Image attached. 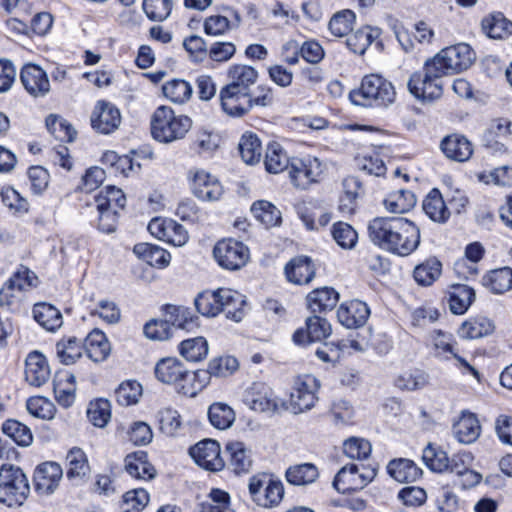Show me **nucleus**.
<instances>
[{"label": "nucleus", "mask_w": 512, "mask_h": 512, "mask_svg": "<svg viewBox=\"0 0 512 512\" xmlns=\"http://www.w3.org/2000/svg\"><path fill=\"white\" fill-rule=\"evenodd\" d=\"M249 492L253 500L262 507L271 508L279 505L284 496V486L280 480L266 475L253 476L249 480Z\"/></svg>", "instance_id": "6e6552de"}, {"label": "nucleus", "mask_w": 512, "mask_h": 512, "mask_svg": "<svg viewBox=\"0 0 512 512\" xmlns=\"http://www.w3.org/2000/svg\"><path fill=\"white\" fill-rule=\"evenodd\" d=\"M481 25L483 32L489 38L503 39L512 34V22L505 18L502 13L485 17Z\"/></svg>", "instance_id": "c9c22d12"}, {"label": "nucleus", "mask_w": 512, "mask_h": 512, "mask_svg": "<svg viewBox=\"0 0 512 512\" xmlns=\"http://www.w3.org/2000/svg\"><path fill=\"white\" fill-rule=\"evenodd\" d=\"M339 300V294L330 287L318 288L307 296V305L312 313H322L332 310Z\"/></svg>", "instance_id": "a878e982"}, {"label": "nucleus", "mask_w": 512, "mask_h": 512, "mask_svg": "<svg viewBox=\"0 0 512 512\" xmlns=\"http://www.w3.org/2000/svg\"><path fill=\"white\" fill-rule=\"evenodd\" d=\"M292 184L298 189H307L317 183L323 173L322 163L316 157L293 158L288 169Z\"/></svg>", "instance_id": "9b49d317"}, {"label": "nucleus", "mask_w": 512, "mask_h": 512, "mask_svg": "<svg viewBox=\"0 0 512 512\" xmlns=\"http://www.w3.org/2000/svg\"><path fill=\"white\" fill-rule=\"evenodd\" d=\"M481 433V426L476 415L463 412L458 421L453 424V434L458 442L471 444L475 442Z\"/></svg>", "instance_id": "5701e85b"}, {"label": "nucleus", "mask_w": 512, "mask_h": 512, "mask_svg": "<svg viewBox=\"0 0 512 512\" xmlns=\"http://www.w3.org/2000/svg\"><path fill=\"white\" fill-rule=\"evenodd\" d=\"M285 275L291 283L308 284L315 276L312 260L307 256H298L290 260L285 266Z\"/></svg>", "instance_id": "4be33fe9"}, {"label": "nucleus", "mask_w": 512, "mask_h": 512, "mask_svg": "<svg viewBox=\"0 0 512 512\" xmlns=\"http://www.w3.org/2000/svg\"><path fill=\"white\" fill-rule=\"evenodd\" d=\"M68 463L67 477L82 478L89 473V464L85 453L80 448H72L67 456Z\"/></svg>", "instance_id": "4d7b16f0"}, {"label": "nucleus", "mask_w": 512, "mask_h": 512, "mask_svg": "<svg viewBox=\"0 0 512 512\" xmlns=\"http://www.w3.org/2000/svg\"><path fill=\"white\" fill-rule=\"evenodd\" d=\"M483 285L495 294H503L512 289V269L503 267L486 274Z\"/></svg>", "instance_id": "4c0bfd02"}, {"label": "nucleus", "mask_w": 512, "mask_h": 512, "mask_svg": "<svg viewBox=\"0 0 512 512\" xmlns=\"http://www.w3.org/2000/svg\"><path fill=\"white\" fill-rule=\"evenodd\" d=\"M220 101L223 111L235 117H241L251 110V94L229 86L220 90Z\"/></svg>", "instance_id": "f3484780"}, {"label": "nucleus", "mask_w": 512, "mask_h": 512, "mask_svg": "<svg viewBox=\"0 0 512 512\" xmlns=\"http://www.w3.org/2000/svg\"><path fill=\"white\" fill-rule=\"evenodd\" d=\"M46 127L56 139L62 142H71L76 136V131L71 124L55 115L47 117Z\"/></svg>", "instance_id": "e2e57ef3"}, {"label": "nucleus", "mask_w": 512, "mask_h": 512, "mask_svg": "<svg viewBox=\"0 0 512 512\" xmlns=\"http://www.w3.org/2000/svg\"><path fill=\"white\" fill-rule=\"evenodd\" d=\"M332 236L336 243L343 249H352L358 239L355 229L345 222H336L332 227Z\"/></svg>", "instance_id": "338daca9"}, {"label": "nucleus", "mask_w": 512, "mask_h": 512, "mask_svg": "<svg viewBox=\"0 0 512 512\" xmlns=\"http://www.w3.org/2000/svg\"><path fill=\"white\" fill-rule=\"evenodd\" d=\"M75 377L66 375L64 379L54 382V394L57 402L65 407H70L75 400Z\"/></svg>", "instance_id": "052dcab7"}, {"label": "nucleus", "mask_w": 512, "mask_h": 512, "mask_svg": "<svg viewBox=\"0 0 512 512\" xmlns=\"http://www.w3.org/2000/svg\"><path fill=\"white\" fill-rule=\"evenodd\" d=\"M134 254L152 267L165 268L169 265L171 256L163 248L149 243H138L133 248Z\"/></svg>", "instance_id": "c85d7f7f"}, {"label": "nucleus", "mask_w": 512, "mask_h": 512, "mask_svg": "<svg viewBox=\"0 0 512 512\" xmlns=\"http://www.w3.org/2000/svg\"><path fill=\"white\" fill-rule=\"evenodd\" d=\"M354 21L355 14L353 11H340L331 18L329 22V30L337 37L347 36L352 30Z\"/></svg>", "instance_id": "774afa93"}, {"label": "nucleus", "mask_w": 512, "mask_h": 512, "mask_svg": "<svg viewBox=\"0 0 512 512\" xmlns=\"http://www.w3.org/2000/svg\"><path fill=\"white\" fill-rule=\"evenodd\" d=\"M220 299L223 305L221 312L226 314L227 318H230L236 322H239L244 317V306L246 305L245 296L238 291L221 288Z\"/></svg>", "instance_id": "bb28decb"}, {"label": "nucleus", "mask_w": 512, "mask_h": 512, "mask_svg": "<svg viewBox=\"0 0 512 512\" xmlns=\"http://www.w3.org/2000/svg\"><path fill=\"white\" fill-rule=\"evenodd\" d=\"M62 476L63 470L58 463H42L36 468L34 473L36 491L42 495L52 494L58 487Z\"/></svg>", "instance_id": "dca6fc26"}, {"label": "nucleus", "mask_w": 512, "mask_h": 512, "mask_svg": "<svg viewBox=\"0 0 512 512\" xmlns=\"http://www.w3.org/2000/svg\"><path fill=\"white\" fill-rule=\"evenodd\" d=\"M473 60L474 52L466 43L443 48L425 61L422 71L410 76L409 92L422 101L436 100L443 93L442 78L468 69Z\"/></svg>", "instance_id": "f257e3e1"}, {"label": "nucleus", "mask_w": 512, "mask_h": 512, "mask_svg": "<svg viewBox=\"0 0 512 512\" xmlns=\"http://www.w3.org/2000/svg\"><path fill=\"white\" fill-rule=\"evenodd\" d=\"M228 466L235 474L247 473L252 467L251 451L240 441L229 442L225 447Z\"/></svg>", "instance_id": "b1692460"}, {"label": "nucleus", "mask_w": 512, "mask_h": 512, "mask_svg": "<svg viewBox=\"0 0 512 512\" xmlns=\"http://www.w3.org/2000/svg\"><path fill=\"white\" fill-rule=\"evenodd\" d=\"M51 369L46 357L39 351L30 352L25 360V380L34 387L48 382Z\"/></svg>", "instance_id": "a211bd4d"}, {"label": "nucleus", "mask_w": 512, "mask_h": 512, "mask_svg": "<svg viewBox=\"0 0 512 512\" xmlns=\"http://www.w3.org/2000/svg\"><path fill=\"white\" fill-rule=\"evenodd\" d=\"M422 208L425 214L434 222L445 223L450 217V211L440 191L432 189L424 198Z\"/></svg>", "instance_id": "cd10ccee"}, {"label": "nucleus", "mask_w": 512, "mask_h": 512, "mask_svg": "<svg viewBox=\"0 0 512 512\" xmlns=\"http://www.w3.org/2000/svg\"><path fill=\"white\" fill-rule=\"evenodd\" d=\"M429 343L434 357L443 361L454 358L460 369L472 374L477 380L480 379L479 372L458 354L457 342L452 334L433 330L429 335Z\"/></svg>", "instance_id": "423d86ee"}, {"label": "nucleus", "mask_w": 512, "mask_h": 512, "mask_svg": "<svg viewBox=\"0 0 512 512\" xmlns=\"http://www.w3.org/2000/svg\"><path fill=\"white\" fill-rule=\"evenodd\" d=\"M142 395V386L137 381H126L119 385L115 391L116 401L122 406L136 404Z\"/></svg>", "instance_id": "69168bd1"}, {"label": "nucleus", "mask_w": 512, "mask_h": 512, "mask_svg": "<svg viewBox=\"0 0 512 512\" xmlns=\"http://www.w3.org/2000/svg\"><path fill=\"white\" fill-rule=\"evenodd\" d=\"M125 469L134 478L152 479L155 476L154 467L148 462L147 453L136 451L125 457Z\"/></svg>", "instance_id": "7c9ffc66"}, {"label": "nucleus", "mask_w": 512, "mask_h": 512, "mask_svg": "<svg viewBox=\"0 0 512 512\" xmlns=\"http://www.w3.org/2000/svg\"><path fill=\"white\" fill-rule=\"evenodd\" d=\"M208 418L215 428L225 430L234 423L235 413L227 404L217 402L209 407Z\"/></svg>", "instance_id": "09e8293b"}, {"label": "nucleus", "mask_w": 512, "mask_h": 512, "mask_svg": "<svg viewBox=\"0 0 512 512\" xmlns=\"http://www.w3.org/2000/svg\"><path fill=\"white\" fill-rule=\"evenodd\" d=\"M253 216L266 227H273L281 222V213L276 206L264 200L253 203L251 207Z\"/></svg>", "instance_id": "8fccbe9b"}, {"label": "nucleus", "mask_w": 512, "mask_h": 512, "mask_svg": "<svg viewBox=\"0 0 512 512\" xmlns=\"http://www.w3.org/2000/svg\"><path fill=\"white\" fill-rule=\"evenodd\" d=\"M371 241L399 256L412 254L420 244V229L404 217H376L368 225Z\"/></svg>", "instance_id": "f03ea898"}, {"label": "nucleus", "mask_w": 512, "mask_h": 512, "mask_svg": "<svg viewBox=\"0 0 512 512\" xmlns=\"http://www.w3.org/2000/svg\"><path fill=\"white\" fill-rule=\"evenodd\" d=\"M377 36V30L366 26L348 35L346 44L353 53L362 55Z\"/></svg>", "instance_id": "864d4df0"}, {"label": "nucleus", "mask_w": 512, "mask_h": 512, "mask_svg": "<svg viewBox=\"0 0 512 512\" xmlns=\"http://www.w3.org/2000/svg\"><path fill=\"white\" fill-rule=\"evenodd\" d=\"M189 453L194 461L206 470L220 471L225 466L220 445L215 440H202L191 447Z\"/></svg>", "instance_id": "f8f14e48"}, {"label": "nucleus", "mask_w": 512, "mask_h": 512, "mask_svg": "<svg viewBox=\"0 0 512 512\" xmlns=\"http://www.w3.org/2000/svg\"><path fill=\"white\" fill-rule=\"evenodd\" d=\"M475 298L472 288L463 284L452 285L448 292V304L453 314L461 315L467 311Z\"/></svg>", "instance_id": "2f4dec72"}, {"label": "nucleus", "mask_w": 512, "mask_h": 512, "mask_svg": "<svg viewBox=\"0 0 512 512\" xmlns=\"http://www.w3.org/2000/svg\"><path fill=\"white\" fill-rule=\"evenodd\" d=\"M370 315V309L366 303L360 300H352L342 303L337 310L339 322L346 328H358L363 326Z\"/></svg>", "instance_id": "aec40b11"}, {"label": "nucleus", "mask_w": 512, "mask_h": 512, "mask_svg": "<svg viewBox=\"0 0 512 512\" xmlns=\"http://www.w3.org/2000/svg\"><path fill=\"white\" fill-rule=\"evenodd\" d=\"M84 344L74 336L61 339L56 344L59 360L65 365L74 364L83 354Z\"/></svg>", "instance_id": "58836bf2"}, {"label": "nucleus", "mask_w": 512, "mask_h": 512, "mask_svg": "<svg viewBox=\"0 0 512 512\" xmlns=\"http://www.w3.org/2000/svg\"><path fill=\"white\" fill-rule=\"evenodd\" d=\"M90 120L95 131L101 134H110L119 127L121 114L115 105L100 100L96 103Z\"/></svg>", "instance_id": "ddd939ff"}, {"label": "nucleus", "mask_w": 512, "mask_h": 512, "mask_svg": "<svg viewBox=\"0 0 512 512\" xmlns=\"http://www.w3.org/2000/svg\"><path fill=\"white\" fill-rule=\"evenodd\" d=\"M97 209L120 210L126 205V197L123 191L114 186H107L105 191H101L96 197Z\"/></svg>", "instance_id": "3c124183"}, {"label": "nucleus", "mask_w": 512, "mask_h": 512, "mask_svg": "<svg viewBox=\"0 0 512 512\" xmlns=\"http://www.w3.org/2000/svg\"><path fill=\"white\" fill-rule=\"evenodd\" d=\"M384 206L391 213L402 214L408 212L416 204V197L410 190L400 189L391 192L384 199Z\"/></svg>", "instance_id": "ea45409f"}, {"label": "nucleus", "mask_w": 512, "mask_h": 512, "mask_svg": "<svg viewBox=\"0 0 512 512\" xmlns=\"http://www.w3.org/2000/svg\"><path fill=\"white\" fill-rule=\"evenodd\" d=\"M186 375V367L176 357L162 358L156 363V378L164 384L174 385L179 393H181V387L185 384Z\"/></svg>", "instance_id": "4468645a"}, {"label": "nucleus", "mask_w": 512, "mask_h": 512, "mask_svg": "<svg viewBox=\"0 0 512 512\" xmlns=\"http://www.w3.org/2000/svg\"><path fill=\"white\" fill-rule=\"evenodd\" d=\"M389 475L400 483L413 482L420 478L422 470L409 459H395L387 465Z\"/></svg>", "instance_id": "72a5a7b5"}, {"label": "nucleus", "mask_w": 512, "mask_h": 512, "mask_svg": "<svg viewBox=\"0 0 512 512\" xmlns=\"http://www.w3.org/2000/svg\"><path fill=\"white\" fill-rule=\"evenodd\" d=\"M110 402L106 399H97L90 402L87 409L89 421L96 427L102 428L107 425L111 418Z\"/></svg>", "instance_id": "680f3d73"}, {"label": "nucleus", "mask_w": 512, "mask_h": 512, "mask_svg": "<svg viewBox=\"0 0 512 512\" xmlns=\"http://www.w3.org/2000/svg\"><path fill=\"white\" fill-rule=\"evenodd\" d=\"M30 494V485L23 470L12 464L0 467V503L10 508L20 507Z\"/></svg>", "instance_id": "39448f33"}, {"label": "nucleus", "mask_w": 512, "mask_h": 512, "mask_svg": "<svg viewBox=\"0 0 512 512\" xmlns=\"http://www.w3.org/2000/svg\"><path fill=\"white\" fill-rule=\"evenodd\" d=\"M429 383V375L419 369L400 374L395 379V386L401 390L414 391L422 389Z\"/></svg>", "instance_id": "13d9d810"}, {"label": "nucleus", "mask_w": 512, "mask_h": 512, "mask_svg": "<svg viewBox=\"0 0 512 512\" xmlns=\"http://www.w3.org/2000/svg\"><path fill=\"white\" fill-rule=\"evenodd\" d=\"M319 388L318 380L311 375L298 378L290 394L289 408L291 412L299 414L312 409L318 400Z\"/></svg>", "instance_id": "1a4fd4ad"}, {"label": "nucleus", "mask_w": 512, "mask_h": 512, "mask_svg": "<svg viewBox=\"0 0 512 512\" xmlns=\"http://www.w3.org/2000/svg\"><path fill=\"white\" fill-rule=\"evenodd\" d=\"M286 480L296 486H304L316 481L319 477L318 468L312 463L290 466L286 471Z\"/></svg>", "instance_id": "a19ab883"}, {"label": "nucleus", "mask_w": 512, "mask_h": 512, "mask_svg": "<svg viewBox=\"0 0 512 512\" xmlns=\"http://www.w3.org/2000/svg\"><path fill=\"white\" fill-rule=\"evenodd\" d=\"M353 104L363 107H387L396 98L393 84L378 74L363 77L360 87L350 92Z\"/></svg>", "instance_id": "7ed1b4c3"}, {"label": "nucleus", "mask_w": 512, "mask_h": 512, "mask_svg": "<svg viewBox=\"0 0 512 512\" xmlns=\"http://www.w3.org/2000/svg\"><path fill=\"white\" fill-rule=\"evenodd\" d=\"M209 346L204 337L183 340L179 345L180 354L190 362H199L208 355Z\"/></svg>", "instance_id": "37998d69"}, {"label": "nucleus", "mask_w": 512, "mask_h": 512, "mask_svg": "<svg viewBox=\"0 0 512 512\" xmlns=\"http://www.w3.org/2000/svg\"><path fill=\"white\" fill-rule=\"evenodd\" d=\"M192 121L188 116L176 115L171 107H158L151 119V133L155 140L170 143L182 139L190 130Z\"/></svg>", "instance_id": "20e7f679"}, {"label": "nucleus", "mask_w": 512, "mask_h": 512, "mask_svg": "<svg viewBox=\"0 0 512 512\" xmlns=\"http://www.w3.org/2000/svg\"><path fill=\"white\" fill-rule=\"evenodd\" d=\"M201 512H234L228 492L212 488L207 499L200 504Z\"/></svg>", "instance_id": "79ce46f5"}, {"label": "nucleus", "mask_w": 512, "mask_h": 512, "mask_svg": "<svg viewBox=\"0 0 512 512\" xmlns=\"http://www.w3.org/2000/svg\"><path fill=\"white\" fill-rule=\"evenodd\" d=\"M243 402L251 410L260 413H276L283 406L273 390L262 382H254L245 390Z\"/></svg>", "instance_id": "9d476101"}, {"label": "nucleus", "mask_w": 512, "mask_h": 512, "mask_svg": "<svg viewBox=\"0 0 512 512\" xmlns=\"http://www.w3.org/2000/svg\"><path fill=\"white\" fill-rule=\"evenodd\" d=\"M33 317L37 323L48 331H54L62 325V315L60 311L48 303H38L34 305Z\"/></svg>", "instance_id": "e433bc0d"}, {"label": "nucleus", "mask_w": 512, "mask_h": 512, "mask_svg": "<svg viewBox=\"0 0 512 512\" xmlns=\"http://www.w3.org/2000/svg\"><path fill=\"white\" fill-rule=\"evenodd\" d=\"M442 272L441 262L435 258H429L414 269V279L422 286H429L436 281Z\"/></svg>", "instance_id": "49530a36"}, {"label": "nucleus", "mask_w": 512, "mask_h": 512, "mask_svg": "<svg viewBox=\"0 0 512 512\" xmlns=\"http://www.w3.org/2000/svg\"><path fill=\"white\" fill-rule=\"evenodd\" d=\"M20 81L24 89L33 97H44L50 91L47 73L38 65L29 63L20 71Z\"/></svg>", "instance_id": "2eb2a0df"}, {"label": "nucleus", "mask_w": 512, "mask_h": 512, "mask_svg": "<svg viewBox=\"0 0 512 512\" xmlns=\"http://www.w3.org/2000/svg\"><path fill=\"white\" fill-rule=\"evenodd\" d=\"M2 432L20 446H29L33 441L30 428L14 419L3 423Z\"/></svg>", "instance_id": "6e6d98bb"}, {"label": "nucleus", "mask_w": 512, "mask_h": 512, "mask_svg": "<svg viewBox=\"0 0 512 512\" xmlns=\"http://www.w3.org/2000/svg\"><path fill=\"white\" fill-rule=\"evenodd\" d=\"M220 289L215 292L201 293L195 299V307L197 311L208 317L216 316L223 309V304L220 303Z\"/></svg>", "instance_id": "bf43d9fd"}, {"label": "nucleus", "mask_w": 512, "mask_h": 512, "mask_svg": "<svg viewBox=\"0 0 512 512\" xmlns=\"http://www.w3.org/2000/svg\"><path fill=\"white\" fill-rule=\"evenodd\" d=\"M84 350L92 361L102 362L109 356L111 346L106 335L101 330L94 329L85 338Z\"/></svg>", "instance_id": "393cba45"}, {"label": "nucleus", "mask_w": 512, "mask_h": 512, "mask_svg": "<svg viewBox=\"0 0 512 512\" xmlns=\"http://www.w3.org/2000/svg\"><path fill=\"white\" fill-rule=\"evenodd\" d=\"M192 191L201 200L216 201L222 196L223 187L216 177L198 170L192 179Z\"/></svg>", "instance_id": "6ab92c4d"}, {"label": "nucleus", "mask_w": 512, "mask_h": 512, "mask_svg": "<svg viewBox=\"0 0 512 512\" xmlns=\"http://www.w3.org/2000/svg\"><path fill=\"white\" fill-rule=\"evenodd\" d=\"M422 460L433 472L443 473L447 471L449 457L440 447L428 444L423 450Z\"/></svg>", "instance_id": "5fc2aeb1"}, {"label": "nucleus", "mask_w": 512, "mask_h": 512, "mask_svg": "<svg viewBox=\"0 0 512 512\" xmlns=\"http://www.w3.org/2000/svg\"><path fill=\"white\" fill-rule=\"evenodd\" d=\"M159 429L167 436H176L181 427V416L177 410L170 407L163 408L158 412Z\"/></svg>", "instance_id": "0e129e2a"}, {"label": "nucleus", "mask_w": 512, "mask_h": 512, "mask_svg": "<svg viewBox=\"0 0 512 512\" xmlns=\"http://www.w3.org/2000/svg\"><path fill=\"white\" fill-rule=\"evenodd\" d=\"M213 256L222 268L235 271L247 264L250 251L242 242L229 238L216 243Z\"/></svg>", "instance_id": "0eeeda50"}, {"label": "nucleus", "mask_w": 512, "mask_h": 512, "mask_svg": "<svg viewBox=\"0 0 512 512\" xmlns=\"http://www.w3.org/2000/svg\"><path fill=\"white\" fill-rule=\"evenodd\" d=\"M164 96L171 102L182 104L192 96V86L185 80L173 79L162 86Z\"/></svg>", "instance_id": "603ef678"}, {"label": "nucleus", "mask_w": 512, "mask_h": 512, "mask_svg": "<svg viewBox=\"0 0 512 512\" xmlns=\"http://www.w3.org/2000/svg\"><path fill=\"white\" fill-rule=\"evenodd\" d=\"M357 476H360L359 466L356 464L346 465L336 474L333 487L342 494L362 489L363 482Z\"/></svg>", "instance_id": "473e14b6"}, {"label": "nucleus", "mask_w": 512, "mask_h": 512, "mask_svg": "<svg viewBox=\"0 0 512 512\" xmlns=\"http://www.w3.org/2000/svg\"><path fill=\"white\" fill-rule=\"evenodd\" d=\"M257 71L247 65H233L228 70L229 83L226 86L230 88L250 93V87L256 82Z\"/></svg>", "instance_id": "c756f323"}, {"label": "nucleus", "mask_w": 512, "mask_h": 512, "mask_svg": "<svg viewBox=\"0 0 512 512\" xmlns=\"http://www.w3.org/2000/svg\"><path fill=\"white\" fill-rule=\"evenodd\" d=\"M440 147L447 158L457 162L467 161L473 153L471 142L465 136L459 134L446 136L441 141Z\"/></svg>", "instance_id": "412c9836"}, {"label": "nucleus", "mask_w": 512, "mask_h": 512, "mask_svg": "<svg viewBox=\"0 0 512 512\" xmlns=\"http://www.w3.org/2000/svg\"><path fill=\"white\" fill-rule=\"evenodd\" d=\"M212 374H210L209 366L207 369H200L194 372L187 370L185 384L181 387V394L188 397H195L210 382Z\"/></svg>", "instance_id": "a18cd8bd"}, {"label": "nucleus", "mask_w": 512, "mask_h": 512, "mask_svg": "<svg viewBox=\"0 0 512 512\" xmlns=\"http://www.w3.org/2000/svg\"><path fill=\"white\" fill-rule=\"evenodd\" d=\"M495 325L487 317H476L462 323L458 334L465 339H478L494 332Z\"/></svg>", "instance_id": "f704fd0d"}, {"label": "nucleus", "mask_w": 512, "mask_h": 512, "mask_svg": "<svg viewBox=\"0 0 512 512\" xmlns=\"http://www.w3.org/2000/svg\"><path fill=\"white\" fill-rule=\"evenodd\" d=\"M290 162L286 152L278 143L268 145L264 164L269 173L277 174L289 169Z\"/></svg>", "instance_id": "de8ad7c7"}, {"label": "nucleus", "mask_w": 512, "mask_h": 512, "mask_svg": "<svg viewBox=\"0 0 512 512\" xmlns=\"http://www.w3.org/2000/svg\"><path fill=\"white\" fill-rule=\"evenodd\" d=\"M238 149L245 163L253 165L260 161L262 155V146L256 134H243L239 141Z\"/></svg>", "instance_id": "c03bdc74"}]
</instances>
